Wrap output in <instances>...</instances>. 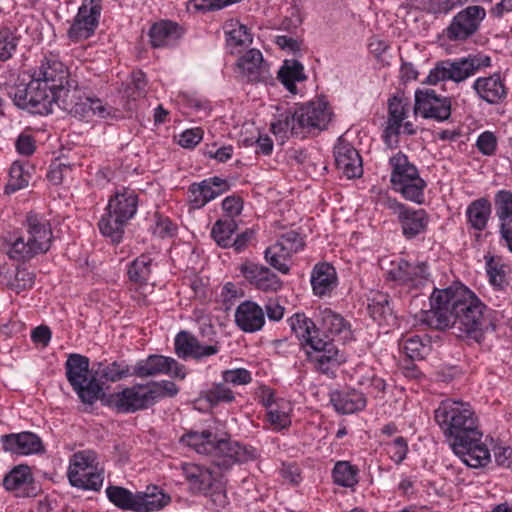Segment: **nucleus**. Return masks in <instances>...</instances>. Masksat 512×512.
<instances>
[{
	"instance_id": "1",
	"label": "nucleus",
	"mask_w": 512,
	"mask_h": 512,
	"mask_svg": "<svg viewBox=\"0 0 512 512\" xmlns=\"http://www.w3.org/2000/svg\"><path fill=\"white\" fill-rule=\"evenodd\" d=\"M430 304V310L420 313L422 323L437 330L451 328L458 338L481 341L486 306L469 288L461 283L444 289L434 288Z\"/></svg>"
},
{
	"instance_id": "2",
	"label": "nucleus",
	"mask_w": 512,
	"mask_h": 512,
	"mask_svg": "<svg viewBox=\"0 0 512 512\" xmlns=\"http://www.w3.org/2000/svg\"><path fill=\"white\" fill-rule=\"evenodd\" d=\"M434 419L453 452L471 468L490 462V451L482 441L479 418L468 402L443 400L434 411Z\"/></svg>"
},
{
	"instance_id": "3",
	"label": "nucleus",
	"mask_w": 512,
	"mask_h": 512,
	"mask_svg": "<svg viewBox=\"0 0 512 512\" xmlns=\"http://www.w3.org/2000/svg\"><path fill=\"white\" fill-rule=\"evenodd\" d=\"M332 112L326 102L315 101L302 104L286 111L271 124V131L281 140L291 136L304 138L313 132L327 128L331 121Z\"/></svg>"
},
{
	"instance_id": "4",
	"label": "nucleus",
	"mask_w": 512,
	"mask_h": 512,
	"mask_svg": "<svg viewBox=\"0 0 512 512\" xmlns=\"http://www.w3.org/2000/svg\"><path fill=\"white\" fill-rule=\"evenodd\" d=\"M53 234L50 223L44 216L29 212L22 230L10 235L7 255L17 261H26L38 254L46 253L51 246Z\"/></svg>"
},
{
	"instance_id": "5",
	"label": "nucleus",
	"mask_w": 512,
	"mask_h": 512,
	"mask_svg": "<svg viewBox=\"0 0 512 512\" xmlns=\"http://www.w3.org/2000/svg\"><path fill=\"white\" fill-rule=\"evenodd\" d=\"M89 358L70 354L65 362V375L72 389L84 404L92 405L103 395V388L96 382L93 368L89 369Z\"/></svg>"
},
{
	"instance_id": "6",
	"label": "nucleus",
	"mask_w": 512,
	"mask_h": 512,
	"mask_svg": "<svg viewBox=\"0 0 512 512\" xmlns=\"http://www.w3.org/2000/svg\"><path fill=\"white\" fill-rule=\"evenodd\" d=\"M8 95L14 104L33 114L47 115L52 113V107L57 104L60 96L46 87V83L35 78L29 83H19L10 88Z\"/></svg>"
},
{
	"instance_id": "7",
	"label": "nucleus",
	"mask_w": 512,
	"mask_h": 512,
	"mask_svg": "<svg viewBox=\"0 0 512 512\" xmlns=\"http://www.w3.org/2000/svg\"><path fill=\"white\" fill-rule=\"evenodd\" d=\"M392 166L391 183L395 191L409 201L421 204L424 202L426 182L420 177L418 169L408 157L398 152L390 158Z\"/></svg>"
},
{
	"instance_id": "8",
	"label": "nucleus",
	"mask_w": 512,
	"mask_h": 512,
	"mask_svg": "<svg viewBox=\"0 0 512 512\" xmlns=\"http://www.w3.org/2000/svg\"><path fill=\"white\" fill-rule=\"evenodd\" d=\"M488 66H490V57L484 55H469L456 61H441L430 71L426 82L428 84L445 80L461 82L480 68Z\"/></svg>"
},
{
	"instance_id": "9",
	"label": "nucleus",
	"mask_w": 512,
	"mask_h": 512,
	"mask_svg": "<svg viewBox=\"0 0 512 512\" xmlns=\"http://www.w3.org/2000/svg\"><path fill=\"white\" fill-rule=\"evenodd\" d=\"M96 455L91 450L73 454L68 469V479L73 487L99 491L103 484V475L96 470Z\"/></svg>"
},
{
	"instance_id": "10",
	"label": "nucleus",
	"mask_w": 512,
	"mask_h": 512,
	"mask_svg": "<svg viewBox=\"0 0 512 512\" xmlns=\"http://www.w3.org/2000/svg\"><path fill=\"white\" fill-rule=\"evenodd\" d=\"M304 247L303 237L295 230L282 233L277 241L264 253L265 260L276 270L287 274L290 270L287 260Z\"/></svg>"
},
{
	"instance_id": "11",
	"label": "nucleus",
	"mask_w": 512,
	"mask_h": 512,
	"mask_svg": "<svg viewBox=\"0 0 512 512\" xmlns=\"http://www.w3.org/2000/svg\"><path fill=\"white\" fill-rule=\"evenodd\" d=\"M101 11L102 0H83L67 31L69 39L79 42L91 37L98 26Z\"/></svg>"
},
{
	"instance_id": "12",
	"label": "nucleus",
	"mask_w": 512,
	"mask_h": 512,
	"mask_svg": "<svg viewBox=\"0 0 512 512\" xmlns=\"http://www.w3.org/2000/svg\"><path fill=\"white\" fill-rule=\"evenodd\" d=\"M208 456L216 467L222 470H228L236 463L253 459L255 457V450H248L246 447L231 439H217L215 437Z\"/></svg>"
},
{
	"instance_id": "13",
	"label": "nucleus",
	"mask_w": 512,
	"mask_h": 512,
	"mask_svg": "<svg viewBox=\"0 0 512 512\" xmlns=\"http://www.w3.org/2000/svg\"><path fill=\"white\" fill-rule=\"evenodd\" d=\"M486 16L483 7L472 5L458 12L452 19L444 33L450 41H464L479 29Z\"/></svg>"
},
{
	"instance_id": "14",
	"label": "nucleus",
	"mask_w": 512,
	"mask_h": 512,
	"mask_svg": "<svg viewBox=\"0 0 512 512\" xmlns=\"http://www.w3.org/2000/svg\"><path fill=\"white\" fill-rule=\"evenodd\" d=\"M387 278L411 289H422L432 282L426 262L411 263L404 259L393 264L387 272Z\"/></svg>"
},
{
	"instance_id": "15",
	"label": "nucleus",
	"mask_w": 512,
	"mask_h": 512,
	"mask_svg": "<svg viewBox=\"0 0 512 512\" xmlns=\"http://www.w3.org/2000/svg\"><path fill=\"white\" fill-rule=\"evenodd\" d=\"M306 352L316 370L326 375H334L337 368L346 361L344 354L329 339L314 340Z\"/></svg>"
},
{
	"instance_id": "16",
	"label": "nucleus",
	"mask_w": 512,
	"mask_h": 512,
	"mask_svg": "<svg viewBox=\"0 0 512 512\" xmlns=\"http://www.w3.org/2000/svg\"><path fill=\"white\" fill-rule=\"evenodd\" d=\"M414 112L425 119L442 122L451 115V101L438 96L433 89H418L415 92Z\"/></svg>"
},
{
	"instance_id": "17",
	"label": "nucleus",
	"mask_w": 512,
	"mask_h": 512,
	"mask_svg": "<svg viewBox=\"0 0 512 512\" xmlns=\"http://www.w3.org/2000/svg\"><path fill=\"white\" fill-rule=\"evenodd\" d=\"M112 402L120 413H134L154 405L149 383L135 384L112 395Z\"/></svg>"
},
{
	"instance_id": "18",
	"label": "nucleus",
	"mask_w": 512,
	"mask_h": 512,
	"mask_svg": "<svg viewBox=\"0 0 512 512\" xmlns=\"http://www.w3.org/2000/svg\"><path fill=\"white\" fill-rule=\"evenodd\" d=\"M32 77L42 82V84L46 83V87L60 97L62 93L67 92L64 88V83L68 77V70L64 63L60 61L58 55L53 53L45 55Z\"/></svg>"
},
{
	"instance_id": "19",
	"label": "nucleus",
	"mask_w": 512,
	"mask_h": 512,
	"mask_svg": "<svg viewBox=\"0 0 512 512\" xmlns=\"http://www.w3.org/2000/svg\"><path fill=\"white\" fill-rule=\"evenodd\" d=\"M160 374H169L180 379H184L186 376L182 365L174 358L163 355H150L146 359L138 361L131 372V375L139 378L154 377Z\"/></svg>"
},
{
	"instance_id": "20",
	"label": "nucleus",
	"mask_w": 512,
	"mask_h": 512,
	"mask_svg": "<svg viewBox=\"0 0 512 512\" xmlns=\"http://www.w3.org/2000/svg\"><path fill=\"white\" fill-rule=\"evenodd\" d=\"M241 77L251 83H268L272 80L270 65L258 49H250L237 60Z\"/></svg>"
},
{
	"instance_id": "21",
	"label": "nucleus",
	"mask_w": 512,
	"mask_h": 512,
	"mask_svg": "<svg viewBox=\"0 0 512 512\" xmlns=\"http://www.w3.org/2000/svg\"><path fill=\"white\" fill-rule=\"evenodd\" d=\"M389 207L397 215L403 235L414 239L423 234L429 223V216L424 209H412L397 201H391Z\"/></svg>"
},
{
	"instance_id": "22",
	"label": "nucleus",
	"mask_w": 512,
	"mask_h": 512,
	"mask_svg": "<svg viewBox=\"0 0 512 512\" xmlns=\"http://www.w3.org/2000/svg\"><path fill=\"white\" fill-rule=\"evenodd\" d=\"M409 101L407 98L394 95L388 100V121L383 139L388 147L398 144V135L404 119L407 117Z\"/></svg>"
},
{
	"instance_id": "23",
	"label": "nucleus",
	"mask_w": 512,
	"mask_h": 512,
	"mask_svg": "<svg viewBox=\"0 0 512 512\" xmlns=\"http://www.w3.org/2000/svg\"><path fill=\"white\" fill-rule=\"evenodd\" d=\"M228 190L227 180L216 176L211 177L189 186V201L194 209H200Z\"/></svg>"
},
{
	"instance_id": "24",
	"label": "nucleus",
	"mask_w": 512,
	"mask_h": 512,
	"mask_svg": "<svg viewBox=\"0 0 512 512\" xmlns=\"http://www.w3.org/2000/svg\"><path fill=\"white\" fill-rule=\"evenodd\" d=\"M137 208L138 195L131 189L123 188L109 199L107 212L110 217H115V222L119 225L128 223L135 216Z\"/></svg>"
},
{
	"instance_id": "25",
	"label": "nucleus",
	"mask_w": 512,
	"mask_h": 512,
	"mask_svg": "<svg viewBox=\"0 0 512 512\" xmlns=\"http://www.w3.org/2000/svg\"><path fill=\"white\" fill-rule=\"evenodd\" d=\"M334 157L338 170L347 178H357L362 175V159L358 151L342 138H339L334 147Z\"/></svg>"
},
{
	"instance_id": "26",
	"label": "nucleus",
	"mask_w": 512,
	"mask_h": 512,
	"mask_svg": "<svg viewBox=\"0 0 512 512\" xmlns=\"http://www.w3.org/2000/svg\"><path fill=\"white\" fill-rule=\"evenodd\" d=\"M219 350L218 344L204 345L195 336L186 331L179 332L175 338L176 354L183 359L191 357L200 360L217 354Z\"/></svg>"
},
{
	"instance_id": "27",
	"label": "nucleus",
	"mask_w": 512,
	"mask_h": 512,
	"mask_svg": "<svg viewBox=\"0 0 512 512\" xmlns=\"http://www.w3.org/2000/svg\"><path fill=\"white\" fill-rule=\"evenodd\" d=\"M240 271L251 284L265 292H276L282 287V281L269 268L255 263H245Z\"/></svg>"
},
{
	"instance_id": "28",
	"label": "nucleus",
	"mask_w": 512,
	"mask_h": 512,
	"mask_svg": "<svg viewBox=\"0 0 512 512\" xmlns=\"http://www.w3.org/2000/svg\"><path fill=\"white\" fill-rule=\"evenodd\" d=\"M181 470L188 483L189 490L194 494L208 493V489H212L217 481L213 472L202 465L183 463Z\"/></svg>"
},
{
	"instance_id": "29",
	"label": "nucleus",
	"mask_w": 512,
	"mask_h": 512,
	"mask_svg": "<svg viewBox=\"0 0 512 512\" xmlns=\"http://www.w3.org/2000/svg\"><path fill=\"white\" fill-rule=\"evenodd\" d=\"M235 322L244 332H257L265 324L264 311L257 303L249 300L244 301L235 311Z\"/></svg>"
},
{
	"instance_id": "30",
	"label": "nucleus",
	"mask_w": 512,
	"mask_h": 512,
	"mask_svg": "<svg viewBox=\"0 0 512 512\" xmlns=\"http://www.w3.org/2000/svg\"><path fill=\"white\" fill-rule=\"evenodd\" d=\"M1 440L4 450L15 454L28 455L43 450L41 439L32 432L3 435Z\"/></svg>"
},
{
	"instance_id": "31",
	"label": "nucleus",
	"mask_w": 512,
	"mask_h": 512,
	"mask_svg": "<svg viewBox=\"0 0 512 512\" xmlns=\"http://www.w3.org/2000/svg\"><path fill=\"white\" fill-rule=\"evenodd\" d=\"M330 403L340 414H352L362 411L367 404L366 396L356 390H334L330 392Z\"/></svg>"
},
{
	"instance_id": "32",
	"label": "nucleus",
	"mask_w": 512,
	"mask_h": 512,
	"mask_svg": "<svg viewBox=\"0 0 512 512\" xmlns=\"http://www.w3.org/2000/svg\"><path fill=\"white\" fill-rule=\"evenodd\" d=\"M337 273L328 263H318L311 272V285L316 296H329L337 287Z\"/></svg>"
},
{
	"instance_id": "33",
	"label": "nucleus",
	"mask_w": 512,
	"mask_h": 512,
	"mask_svg": "<svg viewBox=\"0 0 512 512\" xmlns=\"http://www.w3.org/2000/svg\"><path fill=\"white\" fill-rule=\"evenodd\" d=\"M473 88L480 98L490 104L499 103L506 96V88L498 74L476 79Z\"/></svg>"
},
{
	"instance_id": "34",
	"label": "nucleus",
	"mask_w": 512,
	"mask_h": 512,
	"mask_svg": "<svg viewBox=\"0 0 512 512\" xmlns=\"http://www.w3.org/2000/svg\"><path fill=\"white\" fill-rule=\"evenodd\" d=\"M317 321L324 333L339 336L341 340L347 339L350 335L349 324L346 320L329 308L318 310Z\"/></svg>"
},
{
	"instance_id": "35",
	"label": "nucleus",
	"mask_w": 512,
	"mask_h": 512,
	"mask_svg": "<svg viewBox=\"0 0 512 512\" xmlns=\"http://www.w3.org/2000/svg\"><path fill=\"white\" fill-rule=\"evenodd\" d=\"M181 35L182 31L178 24L169 20L155 23L149 30L150 42L154 48L172 45Z\"/></svg>"
},
{
	"instance_id": "36",
	"label": "nucleus",
	"mask_w": 512,
	"mask_h": 512,
	"mask_svg": "<svg viewBox=\"0 0 512 512\" xmlns=\"http://www.w3.org/2000/svg\"><path fill=\"white\" fill-rule=\"evenodd\" d=\"M289 324L301 345L307 350L318 337L319 328L303 313H296L289 319Z\"/></svg>"
},
{
	"instance_id": "37",
	"label": "nucleus",
	"mask_w": 512,
	"mask_h": 512,
	"mask_svg": "<svg viewBox=\"0 0 512 512\" xmlns=\"http://www.w3.org/2000/svg\"><path fill=\"white\" fill-rule=\"evenodd\" d=\"M492 211L491 203L486 198L472 201L466 209L467 222L477 231L486 229Z\"/></svg>"
},
{
	"instance_id": "38",
	"label": "nucleus",
	"mask_w": 512,
	"mask_h": 512,
	"mask_svg": "<svg viewBox=\"0 0 512 512\" xmlns=\"http://www.w3.org/2000/svg\"><path fill=\"white\" fill-rule=\"evenodd\" d=\"M33 481L32 474L28 466L19 465L14 467L3 479V486L8 491H19L18 495L30 496L25 492L28 485Z\"/></svg>"
},
{
	"instance_id": "39",
	"label": "nucleus",
	"mask_w": 512,
	"mask_h": 512,
	"mask_svg": "<svg viewBox=\"0 0 512 512\" xmlns=\"http://www.w3.org/2000/svg\"><path fill=\"white\" fill-rule=\"evenodd\" d=\"M278 78L285 88L292 94H296V82L306 79L303 65L297 60H285L278 71Z\"/></svg>"
},
{
	"instance_id": "40",
	"label": "nucleus",
	"mask_w": 512,
	"mask_h": 512,
	"mask_svg": "<svg viewBox=\"0 0 512 512\" xmlns=\"http://www.w3.org/2000/svg\"><path fill=\"white\" fill-rule=\"evenodd\" d=\"M2 276L5 285L16 293L30 289L34 284V274L26 268L16 267L2 273Z\"/></svg>"
},
{
	"instance_id": "41",
	"label": "nucleus",
	"mask_w": 512,
	"mask_h": 512,
	"mask_svg": "<svg viewBox=\"0 0 512 512\" xmlns=\"http://www.w3.org/2000/svg\"><path fill=\"white\" fill-rule=\"evenodd\" d=\"M93 374L97 383L103 386V380L116 382L122 378L131 375L128 365L124 363H118L116 361L110 364L97 363V368L93 366Z\"/></svg>"
},
{
	"instance_id": "42",
	"label": "nucleus",
	"mask_w": 512,
	"mask_h": 512,
	"mask_svg": "<svg viewBox=\"0 0 512 512\" xmlns=\"http://www.w3.org/2000/svg\"><path fill=\"white\" fill-rule=\"evenodd\" d=\"M214 438L215 436L209 430H203L201 432L191 430L181 436L180 442L192 448L198 454L208 456L210 449H212Z\"/></svg>"
},
{
	"instance_id": "43",
	"label": "nucleus",
	"mask_w": 512,
	"mask_h": 512,
	"mask_svg": "<svg viewBox=\"0 0 512 512\" xmlns=\"http://www.w3.org/2000/svg\"><path fill=\"white\" fill-rule=\"evenodd\" d=\"M368 312L379 323L392 316L389 295L379 291L371 292L368 297Z\"/></svg>"
},
{
	"instance_id": "44",
	"label": "nucleus",
	"mask_w": 512,
	"mask_h": 512,
	"mask_svg": "<svg viewBox=\"0 0 512 512\" xmlns=\"http://www.w3.org/2000/svg\"><path fill=\"white\" fill-rule=\"evenodd\" d=\"M238 226L235 219H219L211 229V237L222 248H230L232 244V235L236 232Z\"/></svg>"
},
{
	"instance_id": "45",
	"label": "nucleus",
	"mask_w": 512,
	"mask_h": 512,
	"mask_svg": "<svg viewBox=\"0 0 512 512\" xmlns=\"http://www.w3.org/2000/svg\"><path fill=\"white\" fill-rule=\"evenodd\" d=\"M20 35L17 28H0V61H8L16 53Z\"/></svg>"
},
{
	"instance_id": "46",
	"label": "nucleus",
	"mask_w": 512,
	"mask_h": 512,
	"mask_svg": "<svg viewBox=\"0 0 512 512\" xmlns=\"http://www.w3.org/2000/svg\"><path fill=\"white\" fill-rule=\"evenodd\" d=\"M399 346L403 349L405 354L412 360H422L430 352L431 346L428 341L424 342L418 335L411 337H403L399 341Z\"/></svg>"
},
{
	"instance_id": "47",
	"label": "nucleus",
	"mask_w": 512,
	"mask_h": 512,
	"mask_svg": "<svg viewBox=\"0 0 512 512\" xmlns=\"http://www.w3.org/2000/svg\"><path fill=\"white\" fill-rule=\"evenodd\" d=\"M106 495L110 502L122 510H136L137 494L120 486H109L106 488Z\"/></svg>"
},
{
	"instance_id": "48",
	"label": "nucleus",
	"mask_w": 512,
	"mask_h": 512,
	"mask_svg": "<svg viewBox=\"0 0 512 512\" xmlns=\"http://www.w3.org/2000/svg\"><path fill=\"white\" fill-rule=\"evenodd\" d=\"M230 29L226 31V44L232 54L236 53L238 47H246L252 43V36L245 25L236 22L230 24Z\"/></svg>"
},
{
	"instance_id": "49",
	"label": "nucleus",
	"mask_w": 512,
	"mask_h": 512,
	"mask_svg": "<svg viewBox=\"0 0 512 512\" xmlns=\"http://www.w3.org/2000/svg\"><path fill=\"white\" fill-rule=\"evenodd\" d=\"M358 468L348 461H338L332 471L334 482L342 487H353L358 483Z\"/></svg>"
},
{
	"instance_id": "50",
	"label": "nucleus",
	"mask_w": 512,
	"mask_h": 512,
	"mask_svg": "<svg viewBox=\"0 0 512 512\" xmlns=\"http://www.w3.org/2000/svg\"><path fill=\"white\" fill-rule=\"evenodd\" d=\"M152 260L147 255H141L136 258L128 268V277L130 281L136 284H145L151 274Z\"/></svg>"
},
{
	"instance_id": "51",
	"label": "nucleus",
	"mask_w": 512,
	"mask_h": 512,
	"mask_svg": "<svg viewBox=\"0 0 512 512\" xmlns=\"http://www.w3.org/2000/svg\"><path fill=\"white\" fill-rule=\"evenodd\" d=\"M486 272L489 282L497 289H502L507 283L506 270L507 266L502 263L500 258L494 256H485Z\"/></svg>"
},
{
	"instance_id": "52",
	"label": "nucleus",
	"mask_w": 512,
	"mask_h": 512,
	"mask_svg": "<svg viewBox=\"0 0 512 512\" xmlns=\"http://www.w3.org/2000/svg\"><path fill=\"white\" fill-rule=\"evenodd\" d=\"M114 218L115 217H110L109 212H107L99 220L98 227L104 237L109 238L112 243L118 244L123 239L124 228L127 223L118 225Z\"/></svg>"
},
{
	"instance_id": "53",
	"label": "nucleus",
	"mask_w": 512,
	"mask_h": 512,
	"mask_svg": "<svg viewBox=\"0 0 512 512\" xmlns=\"http://www.w3.org/2000/svg\"><path fill=\"white\" fill-rule=\"evenodd\" d=\"M168 501L169 497H166L162 492L137 494L135 512L157 511L167 505Z\"/></svg>"
},
{
	"instance_id": "54",
	"label": "nucleus",
	"mask_w": 512,
	"mask_h": 512,
	"mask_svg": "<svg viewBox=\"0 0 512 512\" xmlns=\"http://www.w3.org/2000/svg\"><path fill=\"white\" fill-rule=\"evenodd\" d=\"M10 179L5 187V192L10 194L28 185L29 175L24 171L22 164L14 162L9 171Z\"/></svg>"
},
{
	"instance_id": "55",
	"label": "nucleus",
	"mask_w": 512,
	"mask_h": 512,
	"mask_svg": "<svg viewBox=\"0 0 512 512\" xmlns=\"http://www.w3.org/2000/svg\"><path fill=\"white\" fill-rule=\"evenodd\" d=\"M149 387L151 389L154 404H156L160 399L172 398L179 393V387L169 380L149 382Z\"/></svg>"
},
{
	"instance_id": "56",
	"label": "nucleus",
	"mask_w": 512,
	"mask_h": 512,
	"mask_svg": "<svg viewBox=\"0 0 512 512\" xmlns=\"http://www.w3.org/2000/svg\"><path fill=\"white\" fill-rule=\"evenodd\" d=\"M496 214L500 222L512 219V192L500 190L495 195Z\"/></svg>"
},
{
	"instance_id": "57",
	"label": "nucleus",
	"mask_w": 512,
	"mask_h": 512,
	"mask_svg": "<svg viewBox=\"0 0 512 512\" xmlns=\"http://www.w3.org/2000/svg\"><path fill=\"white\" fill-rule=\"evenodd\" d=\"M224 383L233 386L247 385L252 381L251 372L245 368L229 369L222 373Z\"/></svg>"
},
{
	"instance_id": "58",
	"label": "nucleus",
	"mask_w": 512,
	"mask_h": 512,
	"mask_svg": "<svg viewBox=\"0 0 512 512\" xmlns=\"http://www.w3.org/2000/svg\"><path fill=\"white\" fill-rule=\"evenodd\" d=\"M147 81L145 74L141 71L132 73V82L126 89L127 97L136 100L146 94Z\"/></svg>"
},
{
	"instance_id": "59",
	"label": "nucleus",
	"mask_w": 512,
	"mask_h": 512,
	"mask_svg": "<svg viewBox=\"0 0 512 512\" xmlns=\"http://www.w3.org/2000/svg\"><path fill=\"white\" fill-rule=\"evenodd\" d=\"M386 447L391 460L396 464H400L406 458L408 444L405 438L397 437L393 441L386 443Z\"/></svg>"
},
{
	"instance_id": "60",
	"label": "nucleus",
	"mask_w": 512,
	"mask_h": 512,
	"mask_svg": "<svg viewBox=\"0 0 512 512\" xmlns=\"http://www.w3.org/2000/svg\"><path fill=\"white\" fill-rule=\"evenodd\" d=\"M74 165L70 162H55L50 165V169L47 173V178L54 185H59L63 182L64 178L67 177L72 171Z\"/></svg>"
},
{
	"instance_id": "61",
	"label": "nucleus",
	"mask_w": 512,
	"mask_h": 512,
	"mask_svg": "<svg viewBox=\"0 0 512 512\" xmlns=\"http://www.w3.org/2000/svg\"><path fill=\"white\" fill-rule=\"evenodd\" d=\"M476 147L483 155H494L497 149V138L492 132L485 131L478 136Z\"/></svg>"
},
{
	"instance_id": "62",
	"label": "nucleus",
	"mask_w": 512,
	"mask_h": 512,
	"mask_svg": "<svg viewBox=\"0 0 512 512\" xmlns=\"http://www.w3.org/2000/svg\"><path fill=\"white\" fill-rule=\"evenodd\" d=\"M238 0H191L190 4L196 11L208 12L220 10Z\"/></svg>"
},
{
	"instance_id": "63",
	"label": "nucleus",
	"mask_w": 512,
	"mask_h": 512,
	"mask_svg": "<svg viewBox=\"0 0 512 512\" xmlns=\"http://www.w3.org/2000/svg\"><path fill=\"white\" fill-rule=\"evenodd\" d=\"M203 138L200 128L188 129L180 134L178 144L183 148H194Z\"/></svg>"
},
{
	"instance_id": "64",
	"label": "nucleus",
	"mask_w": 512,
	"mask_h": 512,
	"mask_svg": "<svg viewBox=\"0 0 512 512\" xmlns=\"http://www.w3.org/2000/svg\"><path fill=\"white\" fill-rule=\"evenodd\" d=\"M234 398L233 392L224 384H217L208 392L210 402H232Z\"/></svg>"
}]
</instances>
